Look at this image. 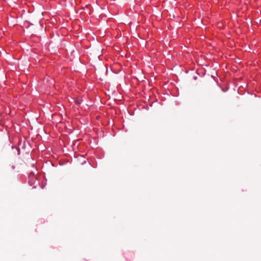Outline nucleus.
Listing matches in <instances>:
<instances>
[{
	"instance_id": "1",
	"label": "nucleus",
	"mask_w": 261,
	"mask_h": 261,
	"mask_svg": "<svg viewBox=\"0 0 261 261\" xmlns=\"http://www.w3.org/2000/svg\"><path fill=\"white\" fill-rule=\"evenodd\" d=\"M75 103H76V104H81V100H79V99H76V100H75Z\"/></svg>"
},
{
	"instance_id": "2",
	"label": "nucleus",
	"mask_w": 261,
	"mask_h": 261,
	"mask_svg": "<svg viewBox=\"0 0 261 261\" xmlns=\"http://www.w3.org/2000/svg\"><path fill=\"white\" fill-rule=\"evenodd\" d=\"M34 174H33V175H30V177H29V178L30 179V178H31V177H34Z\"/></svg>"
},
{
	"instance_id": "3",
	"label": "nucleus",
	"mask_w": 261,
	"mask_h": 261,
	"mask_svg": "<svg viewBox=\"0 0 261 261\" xmlns=\"http://www.w3.org/2000/svg\"><path fill=\"white\" fill-rule=\"evenodd\" d=\"M29 182H30V183H31V181L30 179H29Z\"/></svg>"
}]
</instances>
